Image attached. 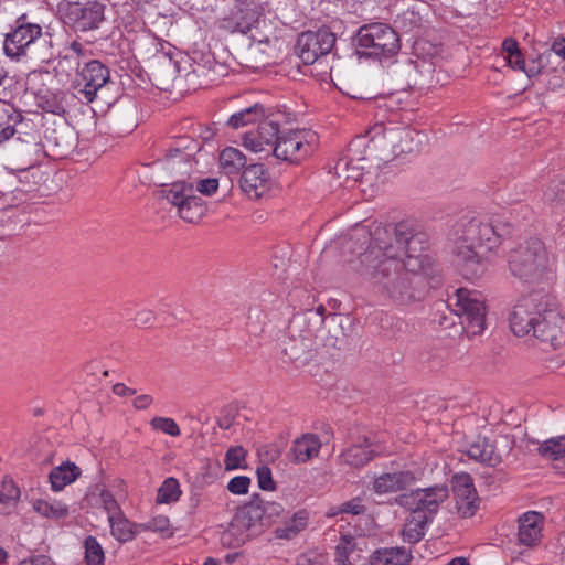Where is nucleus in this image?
Returning a JSON list of instances; mask_svg holds the SVG:
<instances>
[{
  "mask_svg": "<svg viewBox=\"0 0 565 565\" xmlns=\"http://www.w3.org/2000/svg\"><path fill=\"white\" fill-rule=\"evenodd\" d=\"M20 490L12 480H4L0 490V514H9L17 505Z\"/></svg>",
  "mask_w": 565,
  "mask_h": 565,
  "instance_id": "c03bdc74",
  "label": "nucleus"
},
{
  "mask_svg": "<svg viewBox=\"0 0 565 565\" xmlns=\"http://www.w3.org/2000/svg\"><path fill=\"white\" fill-rule=\"evenodd\" d=\"M140 529L143 531L164 533L170 529V520L166 515H157L149 520L147 523L140 524Z\"/></svg>",
  "mask_w": 565,
  "mask_h": 565,
  "instance_id": "bf43d9fd",
  "label": "nucleus"
},
{
  "mask_svg": "<svg viewBox=\"0 0 565 565\" xmlns=\"http://www.w3.org/2000/svg\"><path fill=\"white\" fill-rule=\"evenodd\" d=\"M543 515L536 511H529L519 518V543L534 546L541 542L543 530Z\"/></svg>",
  "mask_w": 565,
  "mask_h": 565,
  "instance_id": "c85d7f7f",
  "label": "nucleus"
},
{
  "mask_svg": "<svg viewBox=\"0 0 565 565\" xmlns=\"http://www.w3.org/2000/svg\"><path fill=\"white\" fill-rule=\"evenodd\" d=\"M253 498L257 500V505L259 507L262 519L266 529L275 523L285 512L284 507L278 502L264 501L259 494H254Z\"/></svg>",
  "mask_w": 565,
  "mask_h": 565,
  "instance_id": "a18cd8bd",
  "label": "nucleus"
},
{
  "mask_svg": "<svg viewBox=\"0 0 565 565\" xmlns=\"http://www.w3.org/2000/svg\"><path fill=\"white\" fill-rule=\"evenodd\" d=\"M3 52L11 60L34 58L50 64L53 57V36L43 31L26 13L18 17L3 41Z\"/></svg>",
  "mask_w": 565,
  "mask_h": 565,
  "instance_id": "7ed1b4c3",
  "label": "nucleus"
},
{
  "mask_svg": "<svg viewBox=\"0 0 565 565\" xmlns=\"http://www.w3.org/2000/svg\"><path fill=\"white\" fill-rule=\"evenodd\" d=\"M109 79L110 72L108 67L98 60H89L84 62L82 68L75 74L73 86L79 98L86 103H93L97 97L98 90Z\"/></svg>",
  "mask_w": 565,
  "mask_h": 565,
  "instance_id": "dca6fc26",
  "label": "nucleus"
},
{
  "mask_svg": "<svg viewBox=\"0 0 565 565\" xmlns=\"http://www.w3.org/2000/svg\"><path fill=\"white\" fill-rule=\"evenodd\" d=\"M418 514L423 513L422 524L433 522L439 511V507L449 497V490L445 484H436L427 488H418Z\"/></svg>",
  "mask_w": 565,
  "mask_h": 565,
  "instance_id": "a878e982",
  "label": "nucleus"
},
{
  "mask_svg": "<svg viewBox=\"0 0 565 565\" xmlns=\"http://www.w3.org/2000/svg\"><path fill=\"white\" fill-rule=\"evenodd\" d=\"M68 94L64 90H40L36 94L38 106L46 113L65 116Z\"/></svg>",
  "mask_w": 565,
  "mask_h": 565,
  "instance_id": "f704fd0d",
  "label": "nucleus"
},
{
  "mask_svg": "<svg viewBox=\"0 0 565 565\" xmlns=\"http://www.w3.org/2000/svg\"><path fill=\"white\" fill-rule=\"evenodd\" d=\"M537 452L547 460H558L563 458L565 456V436L543 441L539 446Z\"/></svg>",
  "mask_w": 565,
  "mask_h": 565,
  "instance_id": "de8ad7c7",
  "label": "nucleus"
},
{
  "mask_svg": "<svg viewBox=\"0 0 565 565\" xmlns=\"http://www.w3.org/2000/svg\"><path fill=\"white\" fill-rule=\"evenodd\" d=\"M316 139V135L309 130H288L282 132L273 153L277 159L299 163L311 154Z\"/></svg>",
  "mask_w": 565,
  "mask_h": 565,
  "instance_id": "f3484780",
  "label": "nucleus"
},
{
  "mask_svg": "<svg viewBox=\"0 0 565 565\" xmlns=\"http://www.w3.org/2000/svg\"><path fill=\"white\" fill-rule=\"evenodd\" d=\"M379 451L374 448V444L367 438L363 437L358 443L344 449L341 454L343 462L352 468H361L371 462Z\"/></svg>",
  "mask_w": 565,
  "mask_h": 565,
  "instance_id": "c756f323",
  "label": "nucleus"
},
{
  "mask_svg": "<svg viewBox=\"0 0 565 565\" xmlns=\"http://www.w3.org/2000/svg\"><path fill=\"white\" fill-rule=\"evenodd\" d=\"M352 41L356 53L365 57L390 58L401 50L397 32L391 25L381 22L360 26Z\"/></svg>",
  "mask_w": 565,
  "mask_h": 565,
  "instance_id": "39448f33",
  "label": "nucleus"
},
{
  "mask_svg": "<svg viewBox=\"0 0 565 565\" xmlns=\"http://www.w3.org/2000/svg\"><path fill=\"white\" fill-rule=\"evenodd\" d=\"M239 186L249 199H260L270 186V174L263 163L247 166L241 173Z\"/></svg>",
  "mask_w": 565,
  "mask_h": 565,
  "instance_id": "5701e85b",
  "label": "nucleus"
},
{
  "mask_svg": "<svg viewBox=\"0 0 565 565\" xmlns=\"http://www.w3.org/2000/svg\"><path fill=\"white\" fill-rule=\"evenodd\" d=\"M412 554L405 547H382L370 556L371 565H408Z\"/></svg>",
  "mask_w": 565,
  "mask_h": 565,
  "instance_id": "473e14b6",
  "label": "nucleus"
},
{
  "mask_svg": "<svg viewBox=\"0 0 565 565\" xmlns=\"http://www.w3.org/2000/svg\"><path fill=\"white\" fill-rule=\"evenodd\" d=\"M81 476V469L71 461H66L51 470L49 482L55 492L63 490Z\"/></svg>",
  "mask_w": 565,
  "mask_h": 565,
  "instance_id": "c9c22d12",
  "label": "nucleus"
},
{
  "mask_svg": "<svg viewBox=\"0 0 565 565\" xmlns=\"http://www.w3.org/2000/svg\"><path fill=\"white\" fill-rule=\"evenodd\" d=\"M543 200L554 214L562 216L561 222L565 223V183L552 182L544 191Z\"/></svg>",
  "mask_w": 565,
  "mask_h": 565,
  "instance_id": "ea45409f",
  "label": "nucleus"
},
{
  "mask_svg": "<svg viewBox=\"0 0 565 565\" xmlns=\"http://www.w3.org/2000/svg\"><path fill=\"white\" fill-rule=\"evenodd\" d=\"M361 238L362 244L367 243V247L359 253V266L355 269L373 292L399 305L416 300L418 270L396 254L395 245L390 242V233L386 230H374L373 233L352 235L347 242L348 247L351 248L352 243Z\"/></svg>",
  "mask_w": 565,
  "mask_h": 565,
  "instance_id": "f257e3e1",
  "label": "nucleus"
},
{
  "mask_svg": "<svg viewBox=\"0 0 565 565\" xmlns=\"http://www.w3.org/2000/svg\"><path fill=\"white\" fill-rule=\"evenodd\" d=\"M150 425L153 429L161 430L164 434L172 436V437H178L181 435L179 425L172 418L154 417L151 419Z\"/></svg>",
  "mask_w": 565,
  "mask_h": 565,
  "instance_id": "5fc2aeb1",
  "label": "nucleus"
},
{
  "mask_svg": "<svg viewBox=\"0 0 565 565\" xmlns=\"http://www.w3.org/2000/svg\"><path fill=\"white\" fill-rule=\"evenodd\" d=\"M43 147L49 148V150L52 152V156L57 158H65L73 151L75 147L74 134L65 125L46 128L44 131ZM41 153L42 151L40 154Z\"/></svg>",
  "mask_w": 565,
  "mask_h": 565,
  "instance_id": "cd10ccee",
  "label": "nucleus"
},
{
  "mask_svg": "<svg viewBox=\"0 0 565 565\" xmlns=\"http://www.w3.org/2000/svg\"><path fill=\"white\" fill-rule=\"evenodd\" d=\"M365 507L361 503L360 499H353L342 503L340 512L359 515L364 513Z\"/></svg>",
  "mask_w": 565,
  "mask_h": 565,
  "instance_id": "0e129e2a",
  "label": "nucleus"
},
{
  "mask_svg": "<svg viewBox=\"0 0 565 565\" xmlns=\"http://www.w3.org/2000/svg\"><path fill=\"white\" fill-rule=\"evenodd\" d=\"M382 124H376L371 130L366 131L365 135H359L354 137L348 145L344 156L351 157L356 162L366 160L367 152L370 150V143L374 142L375 137L381 132Z\"/></svg>",
  "mask_w": 565,
  "mask_h": 565,
  "instance_id": "72a5a7b5",
  "label": "nucleus"
},
{
  "mask_svg": "<svg viewBox=\"0 0 565 565\" xmlns=\"http://www.w3.org/2000/svg\"><path fill=\"white\" fill-rule=\"evenodd\" d=\"M99 498H100L103 508L105 509V511L108 514V521L110 520L111 516H116L122 512L117 500L115 499V497L113 495V493L110 491L103 490L99 494Z\"/></svg>",
  "mask_w": 565,
  "mask_h": 565,
  "instance_id": "13d9d810",
  "label": "nucleus"
},
{
  "mask_svg": "<svg viewBox=\"0 0 565 565\" xmlns=\"http://www.w3.org/2000/svg\"><path fill=\"white\" fill-rule=\"evenodd\" d=\"M552 306L541 310L542 316L536 320L532 334L542 344L556 349L565 340V319L558 311L556 298L552 296Z\"/></svg>",
  "mask_w": 565,
  "mask_h": 565,
  "instance_id": "2eb2a0df",
  "label": "nucleus"
},
{
  "mask_svg": "<svg viewBox=\"0 0 565 565\" xmlns=\"http://www.w3.org/2000/svg\"><path fill=\"white\" fill-rule=\"evenodd\" d=\"M514 224L503 215H486L470 218L462 230V242L484 246L491 250L501 239L512 234Z\"/></svg>",
  "mask_w": 565,
  "mask_h": 565,
  "instance_id": "6e6552de",
  "label": "nucleus"
},
{
  "mask_svg": "<svg viewBox=\"0 0 565 565\" xmlns=\"http://www.w3.org/2000/svg\"><path fill=\"white\" fill-rule=\"evenodd\" d=\"M262 15L258 0H236L230 12L216 21L217 29L227 34H247Z\"/></svg>",
  "mask_w": 565,
  "mask_h": 565,
  "instance_id": "4468645a",
  "label": "nucleus"
},
{
  "mask_svg": "<svg viewBox=\"0 0 565 565\" xmlns=\"http://www.w3.org/2000/svg\"><path fill=\"white\" fill-rule=\"evenodd\" d=\"M456 508L462 518H470L479 509V497L472 477L467 472L456 473L451 479Z\"/></svg>",
  "mask_w": 565,
  "mask_h": 565,
  "instance_id": "6ab92c4d",
  "label": "nucleus"
},
{
  "mask_svg": "<svg viewBox=\"0 0 565 565\" xmlns=\"http://www.w3.org/2000/svg\"><path fill=\"white\" fill-rule=\"evenodd\" d=\"M375 230H386L390 233V242L396 247V254L401 257L404 253L405 258L403 259L406 263L416 266L417 270L423 268L426 260L424 253L429 246L426 233L414 232L406 222H399L394 226H377Z\"/></svg>",
  "mask_w": 565,
  "mask_h": 565,
  "instance_id": "1a4fd4ad",
  "label": "nucleus"
},
{
  "mask_svg": "<svg viewBox=\"0 0 565 565\" xmlns=\"http://www.w3.org/2000/svg\"><path fill=\"white\" fill-rule=\"evenodd\" d=\"M418 488L411 490L409 492H407L406 490L401 492L397 497H395L394 502L397 505L411 511L412 515L416 516V514H418Z\"/></svg>",
  "mask_w": 565,
  "mask_h": 565,
  "instance_id": "603ef678",
  "label": "nucleus"
},
{
  "mask_svg": "<svg viewBox=\"0 0 565 565\" xmlns=\"http://www.w3.org/2000/svg\"><path fill=\"white\" fill-rule=\"evenodd\" d=\"M467 455L469 458L490 467H495L501 461V457L495 452L494 446L486 438L478 439L471 444L467 450Z\"/></svg>",
  "mask_w": 565,
  "mask_h": 565,
  "instance_id": "4c0bfd02",
  "label": "nucleus"
},
{
  "mask_svg": "<svg viewBox=\"0 0 565 565\" xmlns=\"http://www.w3.org/2000/svg\"><path fill=\"white\" fill-rule=\"evenodd\" d=\"M266 117L265 107L255 103L248 107H245L230 116L226 121L227 127L232 129H242L249 125L258 124L262 119Z\"/></svg>",
  "mask_w": 565,
  "mask_h": 565,
  "instance_id": "2f4dec72",
  "label": "nucleus"
},
{
  "mask_svg": "<svg viewBox=\"0 0 565 565\" xmlns=\"http://www.w3.org/2000/svg\"><path fill=\"white\" fill-rule=\"evenodd\" d=\"M19 565H54V563L46 555H35L21 561Z\"/></svg>",
  "mask_w": 565,
  "mask_h": 565,
  "instance_id": "338daca9",
  "label": "nucleus"
},
{
  "mask_svg": "<svg viewBox=\"0 0 565 565\" xmlns=\"http://www.w3.org/2000/svg\"><path fill=\"white\" fill-rule=\"evenodd\" d=\"M552 295L543 290H534L521 297L510 313L509 321L512 332L518 337L532 332L541 310L552 306Z\"/></svg>",
  "mask_w": 565,
  "mask_h": 565,
  "instance_id": "9d476101",
  "label": "nucleus"
},
{
  "mask_svg": "<svg viewBox=\"0 0 565 565\" xmlns=\"http://www.w3.org/2000/svg\"><path fill=\"white\" fill-rule=\"evenodd\" d=\"M502 51L505 53V57H509L510 55L521 51L519 47V43L513 38H507L502 42Z\"/></svg>",
  "mask_w": 565,
  "mask_h": 565,
  "instance_id": "774afa93",
  "label": "nucleus"
},
{
  "mask_svg": "<svg viewBox=\"0 0 565 565\" xmlns=\"http://www.w3.org/2000/svg\"><path fill=\"white\" fill-rule=\"evenodd\" d=\"M12 85L13 78L8 76V72L0 61V102L9 103L13 97Z\"/></svg>",
  "mask_w": 565,
  "mask_h": 565,
  "instance_id": "6e6d98bb",
  "label": "nucleus"
},
{
  "mask_svg": "<svg viewBox=\"0 0 565 565\" xmlns=\"http://www.w3.org/2000/svg\"><path fill=\"white\" fill-rule=\"evenodd\" d=\"M33 510L47 520L58 522L70 515V508L58 500L35 499L32 501Z\"/></svg>",
  "mask_w": 565,
  "mask_h": 565,
  "instance_id": "e433bc0d",
  "label": "nucleus"
},
{
  "mask_svg": "<svg viewBox=\"0 0 565 565\" xmlns=\"http://www.w3.org/2000/svg\"><path fill=\"white\" fill-rule=\"evenodd\" d=\"M475 244L463 243L461 235L454 248L461 274L467 279L479 278L487 269L484 259L475 250Z\"/></svg>",
  "mask_w": 565,
  "mask_h": 565,
  "instance_id": "b1692460",
  "label": "nucleus"
},
{
  "mask_svg": "<svg viewBox=\"0 0 565 565\" xmlns=\"http://www.w3.org/2000/svg\"><path fill=\"white\" fill-rule=\"evenodd\" d=\"M265 530L257 500L253 498L248 503L237 509L225 535L234 537L233 544L241 546Z\"/></svg>",
  "mask_w": 565,
  "mask_h": 565,
  "instance_id": "f8f14e48",
  "label": "nucleus"
},
{
  "mask_svg": "<svg viewBox=\"0 0 565 565\" xmlns=\"http://www.w3.org/2000/svg\"><path fill=\"white\" fill-rule=\"evenodd\" d=\"M381 132L395 154L411 153L420 143L419 132L408 127L386 128L382 125Z\"/></svg>",
  "mask_w": 565,
  "mask_h": 565,
  "instance_id": "bb28decb",
  "label": "nucleus"
},
{
  "mask_svg": "<svg viewBox=\"0 0 565 565\" xmlns=\"http://www.w3.org/2000/svg\"><path fill=\"white\" fill-rule=\"evenodd\" d=\"M106 6L98 0H88L85 3L70 2L66 9L67 24L75 32L97 30L105 21Z\"/></svg>",
  "mask_w": 565,
  "mask_h": 565,
  "instance_id": "a211bd4d",
  "label": "nucleus"
},
{
  "mask_svg": "<svg viewBox=\"0 0 565 565\" xmlns=\"http://www.w3.org/2000/svg\"><path fill=\"white\" fill-rule=\"evenodd\" d=\"M308 523V513L305 510L296 512L290 519L276 527L275 534L278 539L291 540L296 537Z\"/></svg>",
  "mask_w": 565,
  "mask_h": 565,
  "instance_id": "a19ab883",
  "label": "nucleus"
},
{
  "mask_svg": "<svg viewBox=\"0 0 565 565\" xmlns=\"http://www.w3.org/2000/svg\"><path fill=\"white\" fill-rule=\"evenodd\" d=\"M544 67V56L539 55L536 58L531 60L529 63L526 62L525 70L523 71V73H525L529 78H532L540 75L543 72Z\"/></svg>",
  "mask_w": 565,
  "mask_h": 565,
  "instance_id": "e2e57ef3",
  "label": "nucleus"
},
{
  "mask_svg": "<svg viewBox=\"0 0 565 565\" xmlns=\"http://www.w3.org/2000/svg\"><path fill=\"white\" fill-rule=\"evenodd\" d=\"M281 135L278 122L264 118L258 122L256 132L244 135L243 145L254 152H262L266 146L274 148Z\"/></svg>",
  "mask_w": 565,
  "mask_h": 565,
  "instance_id": "393cba45",
  "label": "nucleus"
},
{
  "mask_svg": "<svg viewBox=\"0 0 565 565\" xmlns=\"http://www.w3.org/2000/svg\"><path fill=\"white\" fill-rule=\"evenodd\" d=\"M246 450L242 446H232L225 452L224 465L225 470H235L243 467Z\"/></svg>",
  "mask_w": 565,
  "mask_h": 565,
  "instance_id": "3c124183",
  "label": "nucleus"
},
{
  "mask_svg": "<svg viewBox=\"0 0 565 565\" xmlns=\"http://www.w3.org/2000/svg\"><path fill=\"white\" fill-rule=\"evenodd\" d=\"M162 194L178 209V215L188 223H198L206 213V204L195 194L193 182H173L171 188L162 189Z\"/></svg>",
  "mask_w": 565,
  "mask_h": 565,
  "instance_id": "9b49d317",
  "label": "nucleus"
},
{
  "mask_svg": "<svg viewBox=\"0 0 565 565\" xmlns=\"http://www.w3.org/2000/svg\"><path fill=\"white\" fill-rule=\"evenodd\" d=\"M28 126L20 111L0 109V145L18 134L14 149L26 159L29 167H33L40 160L41 139L36 130L24 131Z\"/></svg>",
  "mask_w": 565,
  "mask_h": 565,
  "instance_id": "0eeeda50",
  "label": "nucleus"
},
{
  "mask_svg": "<svg viewBox=\"0 0 565 565\" xmlns=\"http://www.w3.org/2000/svg\"><path fill=\"white\" fill-rule=\"evenodd\" d=\"M448 307L459 318L456 332L468 338L479 335L486 328V306L481 294L477 290L458 288L448 296Z\"/></svg>",
  "mask_w": 565,
  "mask_h": 565,
  "instance_id": "423d86ee",
  "label": "nucleus"
},
{
  "mask_svg": "<svg viewBox=\"0 0 565 565\" xmlns=\"http://www.w3.org/2000/svg\"><path fill=\"white\" fill-rule=\"evenodd\" d=\"M427 524H422V519L416 520V516L411 515L407 523L404 526L403 533L409 542H418L425 534V527Z\"/></svg>",
  "mask_w": 565,
  "mask_h": 565,
  "instance_id": "864d4df0",
  "label": "nucleus"
},
{
  "mask_svg": "<svg viewBox=\"0 0 565 565\" xmlns=\"http://www.w3.org/2000/svg\"><path fill=\"white\" fill-rule=\"evenodd\" d=\"M334 174L341 179L349 181H359L363 177L364 166L356 162L351 157L343 156L339 158L333 167Z\"/></svg>",
  "mask_w": 565,
  "mask_h": 565,
  "instance_id": "37998d69",
  "label": "nucleus"
},
{
  "mask_svg": "<svg viewBox=\"0 0 565 565\" xmlns=\"http://www.w3.org/2000/svg\"><path fill=\"white\" fill-rule=\"evenodd\" d=\"M391 470L374 477L372 481V491L376 494L397 493L408 490L417 481L414 471L409 469L397 470L394 462L391 463Z\"/></svg>",
  "mask_w": 565,
  "mask_h": 565,
  "instance_id": "412c9836",
  "label": "nucleus"
},
{
  "mask_svg": "<svg viewBox=\"0 0 565 565\" xmlns=\"http://www.w3.org/2000/svg\"><path fill=\"white\" fill-rule=\"evenodd\" d=\"M189 182H193V189L201 194L204 195H212L214 194L218 189V180L215 178H206V179H189Z\"/></svg>",
  "mask_w": 565,
  "mask_h": 565,
  "instance_id": "4d7b16f0",
  "label": "nucleus"
},
{
  "mask_svg": "<svg viewBox=\"0 0 565 565\" xmlns=\"http://www.w3.org/2000/svg\"><path fill=\"white\" fill-rule=\"evenodd\" d=\"M508 65L514 71L523 72L525 70L526 61L521 51L505 57Z\"/></svg>",
  "mask_w": 565,
  "mask_h": 565,
  "instance_id": "69168bd1",
  "label": "nucleus"
},
{
  "mask_svg": "<svg viewBox=\"0 0 565 565\" xmlns=\"http://www.w3.org/2000/svg\"><path fill=\"white\" fill-rule=\"evenodd\" d=\"M284 354L296 367L307 365L317 355V337L310 330L291 334L285 343Z\"/></svg>",
  "mask_w": 565,
  "mask_h": 565,
  "instance_id": "aec40b11",
  "label": "nucleus"
},
{
  "mask_svg": "<svg viewBox=\"0 0 565 565\" xmlns=\"http://www.w3.org/2000/svg\"><path fill=\"white\" fill-rule=\"evenodd\" d=\"M84 562L86 565H104L105 552L100 543L93 535H88L83 543Z\"/></svg>",
  "mask_w": 565,
  "mask_h": 565,
  "instance_id": "49530a36",
  "label": "nucleus"
},
{
  "mask_svg": "<svg viewBox=\"0 0 565 565\" xmlns=\"http://www.w3.org/2000/svg\"><path fill=\"white\" fill-rule=\"evenodd\" d=\"M337 36L330 26L302 32L297 40L295 52L306 65L313 64L320 56L329 54L335 45Z\"/></svg>",
  "mask_w": 565,
  "mask_h": 565,
  "instance_id": "ddd939ff",
  "label": "nucleus"
},
{
  "mask_svg": "<svg viewBox=\"0 0 565 565\" xmlns=\"http://www.w3.org/2000/svg\"><path fill=\"white\" fill-rule=\"evenodd\" d=\"M182 494L179 481L173 478H167L161 487L158 489L157 503H172L177 502Z\"/></svg>",
  "mask_w": 565,
  "mask_h": 565,
  "instance_id": "09e8293b",
  "label": "nucleus"
},
{
  "mask_svg": "<svg viewBox=\"0 0 565 565\" xmlns=\"http://www.w3.org/2000/svg\"><path fill=\"white\" fill-rule=\"evenodd\" d=\"M508 267L510 273L526 282L541 280L548 268V254L544 243L531 238L518 244L509 252Z\"/></svg>",
  "mask_w": 565,
  "mask_h": 565,
  "instance_id": "20e7f679",
  "label": "nucleus"
},
{
  "mask_svg": "<svg viewBox=\"0 0 565 565\" xmlns=\"http://www.w3.org/2000/svg\"><path fill=\"white\" fill-rule=\"evenodd\" d=\"M256 475L258 486L262 490L274 491L276 489V483L273 480L271 470L267 466L258 467Z\"/></svg>",
  "mask_w": 565,
  "mask_h": 565,
  "instance_id": "052dcab7",
  "label": "nucleus"
},
{
  "mask_svg": "<svg viewBox=\"0 0 565 565\" xmlns=\"http://www.w3.org/2000/svg\"><path fill=\"white\" fill-rule=\"evenodd\" d=\"M246 157L236 148H225L220 154V164L226 174H238L246 166Z\"/></svg>",
  "mask_w": 565,
  "mask_h": 565,
  "instance_id": "79ce46f5",
  "label": "nucleus"
},
{
  "mask_svg": "<svg viewBox=\"0 0 565 565\" xmlns=\"http://www.w3.org/2000/svg\"><path fill=\"white\" fill-rule=\"evenodd\" d=\"M202 148L203 143L192 137L173 138L163 149V156L151 164L154 182L162 189H168L173 182L189 181L198 171V156Z\"/></svg>",
  "mask_w": 565,
  "mask_h": 565,
  "instance_id": "f03ea898",
  "label": "nucleus"
},
{
  "mask_svg": "<svg viewBox=\"0 0 565 565\" xmlns=\"http://www.w3.org/2000/svg\"><path fill=\"white\" fill-rule=\"evenodd\" d=\"M320 448L321 441L318 436L305 434L294 441L288 456L292 462L303 463L317 457Z\"/></svg>",
  "mask_w": 565,
  "mask_h": 565,
  "instance_id": "7c9ffc66",
  "label": "nucleus"
},
{
  "mask_svg": "<svg viewBox=\"0 0 565 565\" xmlns=\"http://www.w3.org/2000/svg\"><path fill=\"white\" fill-rule=\"evenodd\" d=\"M250 484V479L246 476H237L230 480L227 490L234 494H246Z\"/></svg>",
  "mask_w": 565,
  "mask_h": 565,
  "instance_id": "680f3d73",
  "label": "nucleus"
},
{
  "mask_svg": "<svg viewBox=\"0 0 565 565\" xmlns=\"http://www.w3.org/2000/svg\"><path fill=\"white\" fill-rule=\"evenodd\" d=\"M109 523L111 535L120 543L132 541L140 529V524L130 522L122 512L111 516Z\"/></svg>",
  "mask_w": 565,
  "mask_h": 565,
  "instance_id": "58836bf2",
  "label": "nucleus"
},
{
  "mask_svg": "<svg viewBox=\"0 0 565 565\" xmlns=\"http://www.w3.org/2000/svg\"><path fill=\"white\" fill-rule=\"evenodd\" d=\"M90 52L78 40L66 42L57 52L53 49L52 61H56L55 71L70 76L73 72L78 73L81 64L87 61Z\"/></svg>",
  "mask_w": 565,
  "mask_h": 565,
  "instance_id": "4be33fe9",
  "label": "nucleus"
},
{
  "mask_svg": "<svg viewBox=\"0 0 565 565\" xmlns=\"http://www.w3.org/2000/svg\"><path fill=\"white\" fill-rule=\"evenodd\" d=\"M355 550V542L352 535H342L335 546L334 561L338 565H351L350 554Z\"/></svg>",
  "mask_w": 565,
  "mask_h": 565,
  "instance_id": "8fccbe9b",
  "label": "nucleus"
}]
</instances>
